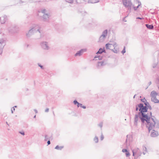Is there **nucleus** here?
Segmentation results:
<instances>
[{
	"mask_svg": "<svg viewBox=\"0 0 159 159\" xmlns=\"http://www.w3.org/2000/svg\"><path fill=\"white\" fill-rule=\"evenodd\" d=\"M146 27L149 30H152L153 29L154 26L152 25H149L148 24H145Z\"/></svg>",
	"mask_w": 159,
	"mask_h": 159,
	"instance_id": "19",
	"label": "nucleus"
},
{
	"mask_svg": "<svg viewBox=\"0 0 159 159\" xmlns=\"http://www.w3.org/2000/svg\"><path fill=\"white\" fill-rule=\"evenodd\" d=\"M104 57L100 56H96L94 57V58H98V59L99 60H103V61L106 60L104 59L103 58Z\"/></svg>",
	"mask_w": 159,
	"mask_h": 159,
	"instance_id": "21",
	"label": "nucleus"
},
{
	"mask_svg": "<svg viewBox=\"0 0 159 159\" xmlns=\"http://www.w3.org/2000/svg\"><path fill=\"white\" fill-rule=\"evenodd\" d=\"M84 0H76V2L77 3L80 4L84 2Z\"/></svg>",
	"mask_w": 159,
	"mask_h": 159,
	"instance_id": "29",
	"label": "nucleus"
},
{
	"mask_svg": "<svg viewBox=\"0 0 159 159\" xmlns=\"http://www.w3.org/2000/svg\"><path fill=\"white\" fill-rule=\"evenodd\" d=\"M158 135V132L156 131H155L154 129L152 130V132L151 134V136L153 137H156Z\"/></svg>",
	"mask_w": 159,
	"mask_h": 159,
	"instance_id": "14",
	"label": "nucleus"
},
{
	"mask_svg": "<svg viewBox=\"0 0 159 159\" xmlns=\"http://www.w3.org/2000/svg\"><path fill=\"white\" fill-rule=\"evenodd\" d=\"M50 16V14H43V16H39V19L40 20L42 18L43 21L48 22Z\"/></svg>",
	"mask_w": 159,
	"mask_h": 159,
	"instance_id": "6",
	"label": "nucleus"
},
{
	"mask_svg": "<svg viewBox=\"0 0 159 159\" xmlns=\"http://www.w3.org/2000/svg\"><path fill=\"white\" fill-rule=\"evenodd\" d=\"M151 81H150L149 82L148 84H149V85H151Z\"/></svg>",
	"mask_w": 159,
	"mask_h": 159,
	"instance_id": "56",
	"label": "nucleus"
},
{
	"mask_svg": "<svg viewBox=\"0 0 159 159\" xmlns=\"http://www.w3.org/2000/svg\"><path fill=\"white\" fill-rule=\"evenodd\" d=\"M111 50L115 53H118V51L117 50L115 49V50H114V49H112Z\"/></svg>",
	"mask_w": 159,
	"mask_h": 159,
	"instance_id": "40",
	"label": "nucleus"
},
{
	"mask_svg": "<svg viewBox=\"0 0 159 159\" xmlns=\"http://www.w3.org/2000/svg\"><path fill=\"white\" fill-rule=\"evenodd\" d=\"M63 148V146H59L58 145H57L56 146L55 149L58 150H61Z\"/></svg>",
	"mask_w": 159,
	"mask_h": 159,
	"instance_id": "27",
	"label": "nucleus"
},
{
	"mask_svg": "<svg viewBox=\"0 0 159 159\" xmlns=\"http://www.w3.org/2000/svg\"><path fill=\"white\" fill-rule=\"evenodd\" d=\"M46 11L45 9H43V10H39L38 11V12H37V15L38 16H40L39 14L40 13H42L43 14H46ZM48 14H49V13H48Z\"/></svg>",
	"mask_w": 159,
	"mask_h": 159,
	"instance_id": "16",
	"label": "nucleus"
},
{
	"mask_svg": "<svg viewBox=\"0 0 159 159\" xmlns=\"http://www.w3.org/2000/svg\"><path fill=\"white\" fill-rule=\"evenodd\" d=\"M53 114L54 116H55V114H54V112L53 111Z\"/></svg>",
	"mask_w": 159,
	"mask_h": 159,
	"instance_id": "57",
	"label": "nucleus"
},
{
	"mask_svg": "<svg viewBox=\"0 0 159 159\" xmlns=\"http://www.w3.org/2000/svg\"><path fill=\"white\" fill-rule=\"evenodd\" d=\"M48 136L46 134L45 135V139H44L45 141H47L48 139H49V140L50 139V138H48ZM49 138H50V137Z\"/></svg>",
	"mask_w": 159,
	"mask_h": 159,
	"instance_id": "34",
	"label": "nucleus"
},
{
	"mask_svg": "<svg viewBox=\"0 0 159 159\" xmlns=\"http://www.w3.org/2000/svg\"><path fill=\"white\" fill-rule=\"evenodd\" d=\"M98 126L100 127L101 128V129H102V128L103 126V123L102 122H100L99 124H98Z\"/></svg>",
	"mask_w": 159,
	"mask_h": 159,
	"instance_id": "33",
	"label": "nucleus"
},
{
	"mask_svg": "<svg viewBox=\"0 0 159 159\" xmlns=\"http://www.w3.org/2000/svg\"><path fill=\"white\" fill-rule=\"evenodd\" d=\"M73 103L74 105H76L78 107H80V103L78 102L76 100L74 101Z\"/></svg>",
	"mask_w": 159,
	"mask_h": 159,
	"instance_id": "26",
	"label": "nucleus"
},
{
	"mask_svg": "<svg viewBox=\"0 0 159 159\" xmlns=\"http://www.w3.org/2000/svg\"><path fill=\"white\" fill-rule=\"evenodd\" d=\"M116 42L114 43H113L112 44H111V45H113V47H114V48H115V47H116L115 46L116 45ZM114 49H115V48H114Z\"/></svg>",
	"mask_w": 159,
	"mask_h": 159,
	"instance_id": "43",
	"label": "nucleus"
},
{
	"mask_svg": "<svg viewBox=\"0 0 159 159\" xmlns=\"http://www.w3.org/2000/svg\"><path fill=\"white\" fill-rule=\"evenodd\" d=\"M146 152H146L145 151H144V152H143V154L144 155H145V154L146 153Z\"/></svg>",
	"mask_w": 159,
	"mask_h": 159,
	"instance_id": "54",
	"label": "nucleus"
},
{
	"mask_svg": "<svg viewBox=\"0 0 159 159\" xmlns=\"http://www.w3.org/2000/svg\"><path fill=\"white\" fill-rule=\"evenodd\" d=\"M128 135H127L126 136V141L125 142V143L126 144V145H127V142H128Z\"/></svg>",
	"mask_w": 159,
	"mask_h": 159,
	"instance_id": "41",
	"label": "nucleus"
},
{
	"mask_svg": "<svg viewBox=\"0 0 159 159\" xmlns=\"http://www.w3.org/2000/svg\"><path fill=\"white\" fill-rule=\"evenodd\" d=\"M136 19H140V20H142L143 19V17H137L136 18Z\"/></svg>",
	"mask_w": 159,
	"mask_h": 159,
	"instance_id": "47",
	"label": "nucleus"
},
{
	"mask_svg": "<svg viewBox=\"0 0 159 159\" xmlns=\"http://www.w3.org/2000/svg\"><path fill=\"white\" fill-rule=\"evenodd\" d=\"M47 143H48V145H49V144H51V142H50V141L49 140H48L47 141Z\"/></svg>",
	"mask_w": 159,
	"mask_h": 159,
	"instance_id": "48",
	"label": "nucleus"
},
{
	"mask_svg": "<svg viewBox=\"0 0 159 159\" xmlns=\"http://www.w3.org/2000/svg\"><path fill=\"white\" fill-rule=\"evenodd\" d=\"M138 5L137 7H134L133 5L132 6L133 7L134 10L135 11L137 10V9L139 8V7L141 5V2L140 1H138Z\"/></svg>",
	"mask_w": 159,
	"mask_h": 159,
	"instance_id": "20",
	"label": "nucleus"
},
{
	"mask_svg": "<svg viewBox=\"0 0 159 159\" xmlns=\"http://www.w3.org/2000/svg\"><path fill=\"white\" fill-rule=\"evenodd\" d=\"M99 1L97 0H89L88 2L89 3H94L98 2Z\"/></svg>",
	"mask_w": 159,
	"mask_h": 159,
	"instance_id": "24",
	"label": "nucleus"
},
{
	"mask_svg": "<svg viewBox=\"0 0 159 159\" xmlns=\"http://www.w3.org/2000/svg\"><path fill=\"white\" fill-rule=\"evenodd\" d=\"M107 34V30H105L102 33V36L106 37Z\"/></svg>",
	"mask_w": 159,
	"mask_h": 159,
	"instance_id": "23",
	"label": "nucleus"
},
{
	"mask_svg": "<svg viewBox=\"0 0 159 159\" xmlns=\"http://www.w3.org/2000/svg\"><path fill=\"white\" fill-rule=\"evenodd\" d=\"M8 30L11 33H15L18 31V28L17 27H11L8 28Z\"/></svg>",
	"mask_w": 159,
	"mask_h": 159,
	"instance_id": "10",
	"label": "nucleus"
},
{
	"mask_svg": "<svg viewBox=\"0 0 159 159\" xmlns=\"http://www.w3.org/2000/svg\"><path fill=\"white\" fill-rule=\"evenodd\" d=\"M28 89H26V90L28 91Z\"/></svg>",
	"mask_w": 159,
	"mask_h": 159,
	"instance_id": "61",
	"label": "nucleus"
},
{
	"mask_svg": "<svg viewBox=\"0 0 159 159\" xmlns=\"http://www.w3.org/2000/svg\"><path fill=\"white\" fill-rule=\"evenodd\" d=\"M19 133H20V134H22V135H24L25 134V133H24V132H23V131H22H22H20V132H19Z\"/></svg>",
	"mask_w": 159,
	"mask_h": 159,
	"instance_id": "45",
	"label": "nucleus"
},
{
	"mask_svg": "<svg viewBox=\"0 0 159 159\" xmlns=\"http://www.w3.org/2000/svg\"><path fill=\"white\" fill-rule=\"evenodd\" d=\"M104 138V136L103 135L102 132H101V138H100L101 140H102Z\"/></svg>",
	"mask_w": 159,
	"mask_h": 159,
	"instance_id": "38",
	"label": "nucleus"
},
{
	"mask_svg": "<svg viewBox=\"0 0 159 159\" xmlns=\"http://www.w3.org/2000/svg\"><path fill=\"white\" fill-rule=\"evenodd\" d=\"M87 51L86 49H82L78 51L75 54V56L76 57L77 56H80L84 52H86Z\"/></svg>",
	"mask_w": 159,
	"mask_h": 159,
	"instance_id": "11",
	"label": "nucleus"
},
{
	"mask_svg": "<svg viewBox=\"0 0 159 159\" xmlns=\"http://www.w3.org/2000/svg\"><path fill=\"white\" fill-rule=\"evenodd\" d=\"M7 20V16H6L0 17V23L1 24H4L6 21Z\"/></svg>",
	"mask_w": 159,
	"mask_h": 159,
	"instance_id": "12",
	"label": "nucleus"
},
{
	"mask_svg": "<svg viewBox=\"0 0 159 159\" xmlns=\"http://www.w3.org/2000/svg\"><path fill=\"white\" fill-rule=\"evenodd\" d=\"M143 150L144 151H145L146 152H147V148L145 146H143Z\"/></svg>",
	"mask_w": 159,
	"mask_h": 159,
	"instance_id": "37",
	"label": "nucleus"
},
{
	"mask_svg": "<svg viewBox=\"0 0 159 159\" xmlns=\"http://www.w3.org/2000/svg\"><path fill=\"white\" fill-rule=\"evenodd\" d=\"M122 152L125 153L126 157H128L130 156V153L126 149L124 148L122 149Z\"/></svg>",
	"mask_w": 159,
	"mask_h": 159,
	"instance_id": "17",
	"label": "nucleus"
},
{
	"mask_svg": "<svg viewBox=\"0 0 159 159\" xmlns=\"http://www.w3.org/2000/svg\"><path fill=\"white\" fill-rule=\"evenodd\" d=\"M141 102L144 103H144H145L146 102H147V100L145 99V98H143L141 99Z\"/></svg>",
	"mask_w": 159,
	"mask_h": 159,
	"instance_id": "32",
	"label": "nucleus"
},
{
	"mask_svg": "<svg viewBox=\"0 0 159 159\" xmlns=\"http://www.w3.org/2000/svg\"><path fill=\"white\" fill-rule=\"evenodd\" d=\"M127 16H125L122 19V20L123 21H124L125 22H126L127 21L125 20V18L127 17Z\"/></svg>",
	"mask_w": 159,
	"mask_h": 159,
	"instance_id": "44",
	"label": "nucleus"
},
{
	"mask_svg": "<svg viewBox=\"0 0 159 159\" xmlns=\"http://www.w3.org/2000/svg\"><path fill=\"white\" fill-rule=\"evenodd\" d=\"M42 48L44 49L48 50L49 47L48 46V43L46 41H43L40 44Z\"/></svg>",
	"mask_w": 159,
	"mask_h": 159,
	"instance_id": "9",
	"label": "nucleus"
},
{
	"mask_svg": "<svg viewBox=\"0 0 159 159\" xmlns=\"http://www.w3.org/2000/svg\"><path fill=\"white\" fill-rule=\"evenodd\" d=\"M141 104V103L135 105V111H137L139 110V112L135 115L134 118V125L135 126H137L138 123L141 122V126L143 128L145 125V122L148 123L149 119H150V116L148 115V113H144L143 111L141 110V107H140Z\"/></svg>",
	"mask_w": 159,
	"mask_h": 159,
	"instance_id": "1",
	"label": "nucleus"
},
{
	"mask_svg": "<svg viewBox=\"0 0 159 159\" xmlns=\"http://www.w3.org/2000/svg\"><path fill=\"white\" fill-rule=\"evenodd\" d=\"M135 96H136V95H135L134 96V97H133V98H135Z\"/></svg>",
	"mask_w": 159,
	"mask_h": 159,
	"instance_id": "59",
	"label": "nucleus"
},
{
	"mask_svg": "<svg viewBox=\"0 0 159 159\" xmlns=\"http://www.w3.org/2000/svg\"><path fill=\"white\" fill-rule=\"evenodd\" d=\"M107 64V60L103 61H98L97 66L100 67L105 65Z\"/></svg>",
	"mask_w": 159,
	"mask_h": 159,
	"instance_id": "13",
	"label": "nucleus"
},
{
	"mask_svg": "<svg viewBox=\"0 0 159 159\" xmlns=\"http://www.w3.org/2000/svg\"><path fill=\"white\" fill-rule=\"evenodd\" d=\"M29 2H30V3H35L36 2L34 1H29Z\"/></svg>",
	"mask_w": 159,
	"mask_h": 159,
	"instance_id": "49",
	"label": "nucleus"
},
{
	"mask_svg": "<svg viewBox=\"0 0 159 159\" xmlns=\"http://www.w3.org/2000/svg\"><path fill=\"white\" fill-rule=\"evenodd\" d=\"M66 1V2H67L69 3L72 4L73 3L74 0H65Z\"/></svg>",
	"mask_w": 159,
	"mask_h": 159,
	"instance_id": "31",
	"label": "nucleus"
},
{
	"mask_svg": "<svg viewBox=\"0 0 159 159\" xmlns=\"http://www.w3.org/2000/svg\"><path fill=\"white\" fill-rule=\"evenodd\" d=\"M123 5L128 9V10L131 12L133 4L131 0H121Z\"/></svg>",
	"mask_w": 159,
	"mask_h": 159,
	"instance_id": "3",
	"label": "nucleus"
},
{
	"mask_svg": "<svg viewBox=\"0 0 159 159\" xmlns=\"http://www.w3.org/2000/svg\"><path fill=\"white\" fill-rule=\"evenodd\" d=\"M17 107V106H15L14 107V108H15V107L16 108V107Z\"/></svg>",
	"mask_w": 159,
	"mask_h": 159,
	"instance_id": "58",
	"label": "nucleus"
},
{
	"mask_svg": "<svg viewBox=\"0 0 159 159\" xmlns=\"http://www.w3.org/2000/svg\"><path fill=\"white\" fill-rule=\"evenodd\" d=\"M23 2L22 1H21V0H20L19 1V3L20 4H21V3H22L23 2Z\"/></svg>",
	"mask_w": 159,
	"mask_h": 159,
	"instance_id": "53",
	"label": "nucleus"
},
{
	"mask_svg": "<svg viewBox=\"0 0 159 159\" xmlns=\"http://www.w3.org/2000/svg\"><path fill=\"white\" fill-rule=\"evenodd\" d=\"M93 141H94L95 143H97L98 142V137L96 136L93 139Z\"/></svg>",
	"mask_w": 159,
	"mask_h": 159,
	"instance_id": "28",
	"label": "nucleus"
},
{
	"mask_svg": "<svg viewBox=\"0 0 159 159\" xmlns=\"http://www.w3.org/2000/svg\"><path fill=\"white\" fill-rule=\"evenodd\" d=\"M103 52L106 53V51L104 49V48H100L98 51L96 52V54H101Z\"/></svg>",
	"mask_w": 159,
	"mask_h": 159,
	"instance_id": "15",
	"label": "nucleus"
},
{
	"mask_svg": "<svg viewBox=\"0 0 159 159\" xmlns=\"http://www.w3.org/2000/svg\"><path fill=\"white\" fill-rule=\"evenodd\" d=\"M157 94L158 93L155 91L153 90L151 92L150 95L152 98H155L156 97V96Z\"/></svg>",
	"mask_w": 159,
	"mask_h": 159,
	"instance_id": "18",
	"label": "nucleus"
},
{
	"mask_svg": "<svg viewBox=\"0 0 159 159\" xmlns=\"http://www.w3.org/2000/svg\"><path fill=\"white\" fill-rule=\"evenodd\" d=\"M133 156L134 157V159H137L142 154L139 149L138 148H135L132 150Z\"/></svg>",
	"mask_w": 159,
	"mask_h": 159,
	"instance_id": "5",
	"label": "nucleus"
},
{
	"mask_svg": "<svg viewBox=\"0 0 159 159\" xmlns=\"http://www.w3.org/2000/svg\"><path fill=\"white\" fill-rule=\"evenodd\" d=\"M37 31H39V33H40V31L39 29H38L36 30V29L35 28H33L30 30L28 33L26 34V36L28 38L30 37L31 35L33 34L34 33Z\"/></svg>",
	"mask_w": 159,
	"mask_h": 159,
	"instance_id": "7",
	"label": "nucleus"
},
{
	"mask_svg": "<svg viewBox=\"0 0 159 159\" xmlns=\"http://www.w3.org/2000/svg\"><path fill=\"white\" fill-rule=\"evenodd\" d=\"M81 108H82L84 109H85L86 108V107L85 106H83L81 107Z\"/></svg>",
	"mask_w": 159,
	"mask_h": 159,
	"instance_id": "51",
	"label": "nucleus"
},
{
	"mask_svg": "<svg viewBox=\"0 0 159 159\" xmlns=\"http://www.w3.org/2000/svg\"><path fill=\"white\" fill-rule=\"evenodd\" d=\"M6 123L7 124V125H8V124H7V122H6Z\"/></svg>",
	"mask_w": 159,
	"mask_h": 159,
	"instance_id": "62",
	"label": "nucleus"
},
{
	"mask_svg": "<svg viewBox=\"0 0 159 159\" xmlns=\"http://www.w3.org/2000/svg\"><path fill=\"white\" fill-rule=\"evenodd\" d=\"M15 110V108H14V107H12L11 109V112L12 113H13L14 111Z\"/></svg>",
	"mask_w": 159,
	"mask_h": 159,
	"instance_id": "42",
	"label": "nucleus"
},
{
	"mask_svg": "<svg viewBox=\"0 0 159 159\" xmlns=\"http://www.w3.org/2000/svg\"><path fill=\"white\" fill-rule=\"evenodd\" d=\"M151 101L155 103H158L159 102V100L156 98V97L152 98Z\"/></svg>",
	"mask_w": 159,
	"mask_h": 159,
	"instance_id": "22",
	"label": "nucleus"
},
{
	"mask_svg": "<svg viewBox=\"0 0 159 159\" xmlns=\"http://www.w3.org/2000/svg\"><path fill=\"white\" fill-rule=\"evenodd\" d=\"M106 37L102 36V35H101L99 39V42H102L104 40Z\"/></svg>",
	"mask_w": 159,
	"mask_h": 159,
	"instance_id": "25",
	"label": "nucleus"
},
{
	"mask_svg": "<svg viewBox=\"0 0 159 159\" xmlns=\"http://www.w3.org/2000/svg\"><path fill=\"white\" fill-rule=\"evenodd\" d=\"M111 44L109 43H107L105 45V47L107 49H110L109 48H111V47L109 46V45H111Z\"/></svg>",
	"mask_w": 159,
	"mask_h": 159,
	"instance_id": "30",
	"label": "nucleus"
},
{
	"mask_svg": "<svg viewBox=\"0 0 159 159\" xmlns=\"http://www.w3.org/2000/svg\"><path fill=\"white\" fill-rule=\"evenodd\" d=\"M6 40L4 39H0V55L1 54L3 51V48L6 45Z\"/></svg>",
	"mask_w": 159,
	"mask_h": 159,
	"instance_id": "8",
	"label": "nucleus"
},
{
	"mask_svg": "<svg viewBox=\"0 0 159 159\" xmlns=\"http://www.w3.org/2000/svg\"><path fill=\"white\" fill-rule=\"evenodd\" d=\"M144 105L145 106H144V104L142 103H141V104L140 105V107H141V110L142 109V110L143 111L144 113L147 112L148 109L150 110H152V108L148 102L144 103Z\"/></svg>",
	"mask_w": 159,
	"mask_h": 159,
	"instance_id": "4",
	"label": "nucleus"
},
{
	"mask_svg": "<svg viewBox=\"0 0 159 159\" xmlns=\"http://www.w3.org/2000/svg\"><path fill=\"white\" fill-rule=\"evenodd\" d=\"M83 106L82 104L80 103V107H81Z\"/></svg>",
	"mask_w": 159,
	"mask_h": 159,
	"instance_id": "55",
	"label": "nucleus"
},
{
	"mask_svg": "<svg viewBox=\"0 0 159 159\" xmlns=\"http://www.w3.org/2000/svg\"><path fill=\"white\" fill-rule=\"evenodd\" d=\"M38 66L40 67L41 69H44L43 66L42 65L38 63Z\"/></svg>",
	"mask_w": 159,
	"mask_h": 159,
	"instance_id": "35",
	"label": "nucleus"
},
{
	"mask_svg": "<svg viewBox=\"0 0 159 159\" xmlns=\"http://www.w3.org/2000/svg\"><path fill=\"white\" fill-rule=\"evenodd\" d=\"M36 117V115H35L34 117V118H35Z\"/></svg>",
	"mask_w": 159,
	"mask_h": 159,
	"instance_id": "60",
	"label": "nucleus"
},
{
	"mask_svg": "<svg viewBox=\"0 0 159 159\" xmlns=\"http://www.w3.org/2000/svg\"><path fill=\"white\" fill-rule=\"evenodd\" d=\"M125 48L124 46V48L122 50V51H121V53L124 54V53L125 52Z\"/></svg>",
	"mask_w": 159,
	"mask_h": 159,
	"instance_id": "36",
	"label": "nucleus"
},
{
	"mask_svg": "<svg viewBox=\"0 0 159 159\" xmlns=\"http://www.w3.org/2000/svg\"><path fill=\"white\" fill-rule=\"evenodd\" d=\"M29 46V45L28 44H25V46H26L27 48Z\"/></svg>",
	"mask_w": 159,
	"mask_h": 159,
	"instance_id": "52",
	"label": "nucleus"
},
{
	"mask_svg": "<svg viewBox=\"0 0 159 159\" xmlns=\"http://www.w3.org/2000/svg\"><path fill=\"white\" fill-rule=\"evenodd\" d=\"M49 109L48 108H47L45 110V112H48L49 111Z\"/></svg>",
	"mask_w": 159,
	"mask_h": 159,
	"instance_id": "46",
	"label": "nucleus"
},
{
	"mask_svg": "<svg viewBox=\"0 0 159 159\" xmlns=\"http://www.w3.org/2000/svg\"><path fill=\"white\" fill-rule=\"evenodd\" d=\"M150 119H149L148 123L147 122L146 123V127L148 128V130L149 132L150 131L153 129L154 127L156 128H159V123L156 122L154 119L152 117V112H150Z\"/></svg>",
	"mask_w": 159,
	"mask_h": 159,
	"instance_id": "2",
	"label": "nucleus"
},
{
	"mask_svg": "<svg viewBox=\"0 0 159 159\" xmlns=\"http://www.w3.org/2000/svg\"><path fill=\"white\" fill-rule=\"evenodd\" d=\"M34 111H35L36 114H37L38 113V111L36 109H34Z\"/></svg>",
	"mask_w": 159,
	"mask_h": 159,
	"instance_id": "50",
	"label": "nucleus"
},
{
	"mask_svg": "<svg viewBox=\"0 0 159 159\" xmlns=\"http://www.w3.org/2000/svg\"><path fill=\"white\" fill-rule=\"evenodd\" d=\"M157 63H154L152 65V67L153 68H155L157 67Z\"/></svg>",
	"mask_w": 159,
	"mask_h": 159,
	"instance_id": "39",
	"label": "nucleus"
}]
</instances>
